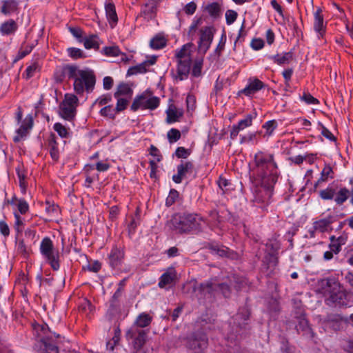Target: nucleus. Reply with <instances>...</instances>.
Returning <instances> with one entry per match:
<instances>
[{
	"label": "nucleus",
	"instance_id": "nucleus-30",
	"mask_svg": "<svg viewBox=\"0 0 353 353\" xmlns=\"http://www.w3.org/2000/svg\"><path fill=\"white\" fill-rule=\"evenodd\" d=\"M83 46L86 49H96L99 48V37L96 34H91L88 37L83 39Z\"/></svg>",
	"mask_w": 353,
	"mask_h": 353
},
{
	"label": "nucleus",
	"instance_id": "nucleus-14",
	"mask_svg": "<svg viewBox=\"0 0 353 353\" xmlns=\"http://www.w3.org/2000/svg\"><path fill=\"white\" fill-rule=\"evenodd\" d=\"M194 176V165L190 160H180L178 163V183Z\"/></svg>",
	"mask_w": 353,
	"mask_h": 353
},
{
	"label": "nucleus",
	"instance_id": "nucleus-36",
	"mask_svg": "<svg viewBox=\"0 0 353 353\" xmlns=\"http://www.w3.org/2000/svg\"><path fill=\"white\" fill-rule=\"evenodd\" d=\"M205 10L211 17L214 18L219 17L221 13L220 5L216 2L208 5Z\"/></svg>",
	"mask_w": 353,
	"mask_h": 353
},
{
	"label": "nucleus",
	"instance_id": "nucleus-5",
	"mask_svg": "<svg viewBox=\"0 0 353 353\" xmlns=\"http://www.w3.org/2000/svg\"><path fill=\"white\" fill-rule=\"evenodd\" d=\"M159 97L154 96L151 92L146 91L134 98L131 105V110L132 111H137L139 109L153 110L159 107Z\"/></svg>",
	"mask_w": 353,
	"mask_h": 353
},
{
	"label": "nucleus",
	"instance_id": "nucleus-44",
	"mask_svg": "<svg viewBox=\"0 0 353 353\" xmlns=\"http://www.w3.org/2000/svg\"><path fill=\"white\" fill-rule=\"evenodd\" d=\"M336 194L335 190L331 188H327L319 192V196L323 200H332Z\"/></svg>",
	"mask_w": 353,
	"mask_h": 353
},
{
	"label": "nucleus",
	"instance_id": "nucleus-43",
	"mask_svg": "<svg viewBox=\"0 0 353 353\" xmlns=\"http://www.w3.org/2000/svg\"><path fill=\"white\" fill-rule=\"evenodd\" d=\"M46 212L48 215L50 217L55 216L59 213V207L58 205L51 203L49 201L46 202Z\"/></svg>",
	"mask_w": 353,
	"mask_h": 353
},
{
	"label": "nucleus",
	"instance_id": "nucleus-25",
	"mask_svg": "<svg viewBox=\"0 0 353 353\" xmlns=\"http://www.w3.org/2000/svg\"><path fill=\"white\" fill-rule=\"evenodd\" d=\"M17 28V23L13 19H9L1 25L0 32L2 35H10L14 34Z\"/></svg>",
	"mask_w": 353,
	"mask_h": 353
},
{
	"label": "nucleus",
	"instance_id": "nucleus-56",
	"mask_svg": "<svg viewBox=\"0 0 353 353\" xmlns=\"http://www.w3.org/2000/svg\"><path fill=\"white\" fill-rule=\"evenodd\" d=\"M121 338L117 336H113L111 340L108 341L106 343V348L109 351H113L114 347L119 343Z\"/></svg>",
	"mask_w": 353,
	"mask_h": 353
},
{
	"label": "nucleus",
	"instance_id": "nucleus-3",
	"mask_svg": "<svg viewBox=\"0 0 353 353\" xmlns=\"http://www.w3.org/2000/svg\"><path fill=\"white\" fill-rule=\"evenodd\" d=\"M33 333L37 340L42 344L43 349L46 353H58V347L52 334L48 330L46 324H32Z\"/></svg>",
	"mask_w": 353,
	"mask_h": 353
},
{
	"label": "nucleus",
	"instance_id": "nucleus-15",
	"mask_svg": "<svg viewBox=\"0 0 353 353\" xmlns=\"http://www.w3.org/2000/svg\"><path fill=\"white\" fill-rule=\"evenodd\" d=\"M261 187L254 192L253 201L256 203L268 204L272 198L274 185H265L261 183Z\"/></svg>",
	"mask_w": 353,
	"mask_h": 353
},
{
	"label": "nucleus",
	"instance_id": "nucleus-21",
	"mask_svg": "<svg viewBox=\"0 0 353 353\" xmlns=\"http://www.w3.org/2000/svg\"><path fill=\"white\" fill-rule=\"evenodd\" d=\"M253 117L252 114H248L245 119L239 121L237 125H234L230 132V138L234 139L238 136L239 132L252 123Z\"/></svg>",
	"mask_w": 353,
	"mask_h": 353
},
{
	"label": "nucleus",
	"instance_id": "nucleus-22",
	"mask_svg": "<svg viewBox=\"0 0 353 353\" xmlns=\"http://www.w3.org/2000/svg\"><path fill=\"white\" fill-rule=\"evenodd\" d=\"M314 29L318 33V37L321 38L325 33V25L321 10L318 9L314 13Z\"/></svg>",
	"mask_w": 353,
	"mask_h": 353
},
{
	"label": "nucleus",
	"instance_id": "nucleus-42",
	"mask_svg": "<svg viewBox=\"0 0 353 353\" xmlns=\"http://www.w3.org/2000/svg\"><path fill=\"white\" fill-rule=\"evenodd\" d=\"M17 176L19 182V187L21 188V191L22 194H26V188H27V183L26 181V175L25 174L20 170L19 168L17 169Z\"/></svg>",
	"mask_w": 353,
	"mask_h": 353
},
{
	"label": "nucleus",
	"instance_id": "nucleus-1",
	"mask_svg": "<svg viewBox=\"0 0 353 353\" xmlns=\"http://www.w3.org/2000/svg\"><path fill=\"white\" fill-rule=\"evenodd\" d=\"M252 170L256 179L265 185H274L280 175L273 154L259 151L254 155Z\"/></svg>",
	"mask_w": 353,
	"mask_h": 353
},
{
	"label": "nucleus",
	"instance_id": "nucleus-4",
	"mask_svg": "<svg viewBox=\"0 0 353 353\" xmlns=\"http://www.w3.org/2000/svg\"><path fill=\"white\" fill-rule=\"evenodd\" d=\"M193 46L192 43H188L178 52V78L181 80L186 78L190 73L192 63L190 54Z\"/></svg>",
	"mask_w": 353,
	"mask_h": 353
},
{
	"label": "nucleus",
	"instance_id": "nucleus-38",
	"mask_svg": "<svg viewBox=\"0 0 353 353\" xmlns=\"http://www.w3.org/2000/svg\"><path fill=\"white\" fill-rule=\"evenodd\" d=\"M166 123H172L176 121V108L174 105L169 106L166 110Z\"/></svg>",
	"mask_w": 353,
	"mask_h": 353
},
{
	"label": "nucleus",
	"instance_id": "nucleus-2",
	"mask_svg": "<svg viewBox=\"0 0 353 353\" xmlns=\"http://www.w3.org/2000/svg\"><path fill=\"white\" fill-rule=\"evenodd\" d=\"M66 69L68 77L74 79L73 86L77 94H82L84 92L90 93L93 91L96 77L92 70H81L76 65H68Z\"/></svg>",
	"mask_w": 353,
	"mask_h": 353
},
{
	"label": "nucleus",
	"instance_id": "nucleus-51",
	"mask_svg": "<svg viewBox=\"0 0 353 353\" xmlns=\"http://www.w3.org/2000/svg\"><path fill=\"white\" fill-rule=\"evenodd\" d=\"M112 101V97L110 94H103L99 97L98 99L95 100L92 105H95L98 104L99 105H104L108 104L109 102Z\"/></svg>",
	"mask_w": 353,
	"mask_h": 353
},
{
	"label": "nucleus",
	"instance_id": "nucleus-46",
	"mask_svg": "<svg viewBox=\"0 0 353 353\" xmlns=\"http://www.w3.org/2000/svg\"><path fill=\"white\" fill-rule=\"evenodd\" d=\"M100 114L103 117L114 119L117 112L111 105H106L100 110Z\"/></svg>",
	"mask_w": 353,
	"mask_h": 353
},
{
	"label": "nucleus",
	"instance_id": "nucleus-17",
	"mask_svg": "<svg viewBox=\"0 0 353 353\" xmlns=\"http://www.w3.org/2000/svg\"><path fill=\"white\" fill-rule=\"evenodd\" d=\"M33 126V119L31 114L26 117L19 129L17 130V135L14 137L13 141L16 143L19 142L23 138L26 137L28 131Z\"/></svg>",
	"mask_w": 353,
	"mask_h": 353
},
{
	"label": "nucleus",
	"instance_id": "nucleus-29",
	"mask_svg": "<svg viewBox=\"0 0 353 353\" xmlns=\"http://www.w3.org/2000/svg\"><path fill=\"white\" fill-rule=\"evenodd\" d=\"M292 58L293 53L292 52H284L283 54H277L270 57V59L278 65L289 63Z\"/></svg>",
	"mask_w": 353,
	"mask_h": 353
},
{
	"label": "nucleus",
	"instance_id": "nucleus-8",
	"mask_svg": "<svg viewBox=\"0 0 353 353\" xmlns=\"http://www.w3.org/2000/svg\"><path fill=\"white\" fill-rule=\"evenodd\" d=\"M323 283L325 293L329 296L326 301L341 303L344 293L341 290L340 283L334 278H327Z\"/></svg>",
	"mask_w": 353,
	"mask_h": 353
},
{
	"label": "nucleus",
	"instance_id": "nucleus-45",
	"mask_svg": "<svg viewBox=\"0 0 353 353\" xmlns=\"http://www.w3.org/2000/svg\"><path fill=\"white\" fill-rule=\"evenodd\" d=\"M15 222H14V229L17 232V238L19 237V234H21L23 229V221L21 217L17 214L14 213Z\"/></svg>",
	"mask_w": 353,
	"mask_h": 353
},
{
	"label": "nucleus",
	"instance_id": "nucleus-31",
	"mask_svg": "<svg viewBox=\"0 0 353 353\" xmlns=\"http://www.w3.org/2000/svg\"><path fill=\"white\" fill-rule=\"evenodd\" d=\"M132 94V90L128 83H121L118 85L117 91L114 94L115 98L120 96H130Z\"/></svg>",
	"mask_w": 353,
	"mask_h": 353
},
{
	"label": "nucleus",
	"instance_id": "nucleus-34",
	"mask_svg": "<svg viewBox=\"0 0 353 353\" xmlns=\"http://www.w3.org/2000/svg\"><path fill=\"white\" fill-rule=\"evenodd\" d=\"M335 194L336 197L334 199V201L337 205H341L348 199L350 196V191L346 188H342Z\"/></svg>",
	"mask_w": 353,
	"mask_h": 353
},
{
	"label": "nucleus",
	"instance_id": "nucleus-55",
	"mask_svg": "<svg viewBox=\"0 0 353 353\" xmlns=\"http://www.w3.org/2000/svg\"><path fill=\"white\" fill-rule=\"evenodd\" d=\"M236 18H237V12H236L232 10H228L226 11L225 19H226V23L228 25L233 23L235 21V20L236 19Z\"/></svg>",
	"mask_w": 353,
	"mask_h": 353
},
{
	"label": "nucleus",
	"instance_id": "nucleus-39",
	"mask_svg": "<svg viewBox=\"0 0 353 353\" xmlns=\"http://www.w3.org/2000/svg\"><path fill=\"white\" fill-rule=\"evenodd\" d=\"M147 65H148V62H143L141 64L132 67L128 69L127 74L130 76V75L137 74L138 73H144L147 71V69H146Z\"/></svg>",
	"mask_w": 353,
	"mask_h": 353
},
{
	"label": "nucleus",
	"instance_id": "nucleus-52",
	"mask_svg": "<svg viewBox=\"0 0 353 353\" xmlns=\"http://www.w3.org/2000/svg\"><path fill=\"white\" fill-rule=\"evenodd\" d=\"M301 100L304 101L307 104H318L319 101L317 99L314 98L308 92H304L303 96L300 97Z\"/></svg>",
	"mask_w": 353,
	"mask_h": 353
},
{
	"label": "nucleus",
	"instance_id": "nucleus-61",
	"mask_svg": "<svg viewBox=\"0 0 353 353\" xmlns=\"http://www.w3.org/2000/svg\"><path fill=\"white\" fill-rule=\"evenodd\" d=\"M321 128V134L325 137L326 139L330 140V141H336L335 137L333 135V134L324 125H323L321 123H319Z\"/></svg>",
	"mask_w": 353,
	"mask_h": 353
},
{
	"label": "nucleus",
	"instance_id": "nucleus-37",
	"mask_svg": "<svg viewBox=\"0 0 353 353\" xmlns=\"http://www.w3.org/2000/svg\"><path fill=\"white\" fill-rule=\"evenodd\" d=\"M150 46L155 50L161 49L165 46V39L163 37L156 36L151 39Z\"/></svg>",
	"mask_w": 353,
	"mask_h": 353
},
{
	"label": "nucleus",
	"instance_id": "nucleus-58",
	"mask_svg": "<svg viewBox=\"0 0 353 353\" xmlns=\"http://www.w3.org/2000/svg\"><path fill=\"white\" fill-rule=\"evenodd\" d=\"M186 105L188 112L193 110L195 107L196 99L194 95L188 94L186 97Z\"/></svg>",
	"mask_w": 353,
	"mask_h": 353
},
{
	"label": "nucleus",
	"instance_id": "nucleus-7",
	"mask_svg": "<svg viewBox=\"0 0 353 353\" xmlns=\"http://www.w3.org/2000/svg\"><path fill=\"white\" fill-rule=\"evenodd\" d=\"M40 252L54 270H59V252L54 249L53 243L49 237H45L42 239L40 245Z\"/></svg>",
	"mask_w": 353,
	"mask_h": 353
},
{
	"label": "nucleus",
	"instance_id": "nucleus-62",
	"mask_svg": "<svg viewBox=\"0 0 353 353\" xmlns=\"http://www.w3.org/2000/svg\"><path fill=\"white\" fill-rule=\"evenodd\" d=\"M70 33L77 39H79V42L83 41V31L81 28H69Z\"/></svg>",
	"mask_w": 353,
	"mask_h": 353
},
{
	"label": "nucleus",
	"instance_id": "nucleus-26",
	"mask_svg": "<svg viewBox=\"0 0 353 353\" xmlns=\"http://www.w3.org/2000/svg\"><path fill=\"white\" fill-rule=\"evenodd\" d=\"M18 10V2L16 0H6L2 2L1 12L9 15Z\"/></svg>",
	"mask_w": 353,
	"mask_h": 353
},
{
	"label": "nucleus",
	"instance_id": "nucleus-20",
	"mask_svg": "<svg viewBox=\"0 0 353 353\" xmlns=\"http://www.w3.org/2000/svg\"><path fill=\"white\" fill-rule=\"evenodd\" d=\"M264 87L265 84L259 79L256 78L253 79H250L248 84L244 89L241 90V93L245 94V96L251 97Z\"/></svg>",
	"mask_w": 353,
	"mask_h": 353
},
{
	"label": "nucleus",
	"instance_id": "nucleus-9",
	"mask_svg": "<svg viewBox=\"0 0 353 353\" xmlns=\"http://www.w3.org/2000/svg\"><path fill=\"white\" fill-rule=\"evenodd\" d=\"M79 99L73 94H66L64 100L59 106V115L64 119L70 121L76 113Z\"/></svg>",
	"mask_w": 353,
	"mask_h": 353
},
{
	"label": "nucleus",
	"instance_id": "nucleus-59",
	"mask_svg": "<svg viewBox=\"0 0 353 353\" xmlns=\"http://www.w3.org/2000/svg\"><path fill=\"white\" fill-rule=\"evenodd\" d=\"M176 199V191L174 189H172L170 191V194L166 199L165 204L167 206H171L175 203Z\"/></svg>",
	"mask_w": 353,
	"mask_h": 353
},
{
	"label": "nucleus",
	"instance_id": "nucleus-35",
	"mask_svg": "<svg viewBox=\"0 0 353 353\" xmlns=\"http://www.w3.org/2000/svg\"><path fill=\"white\" fill-rule=\"evenodd\" d=\"M125 284V279L121 280L119 282V283L118 285V288L116 290V292H114V294H113L111 302H112V304L113 306H115L117 305V303L119 302L120 299L121 298L123 290H124Z\"/></svg>",
	"mask_w": 353,
	"mask_h": 353
},
{
	"label": "nucleus",
	"instance_id": "nucleus-27",
	"mask_svg": "<svg viewBox=\"0 0 353 353\" xmlns=\"http://www.w3.org/2000/svg\"><path fill=\"white\" fill-rule=\"evenodd\" d=\"M188 141L189 145L187 148L178 146V159H181V160H188V157L192 154L194 148V141L192 139H188Z\"/></svg>",
	"mask_w": 353,
	"mask_h": 353
},
{
	"label": "nucleus",
	"instance_id": "nucleus-57",
	"mask_svg": "<svg viewBox=\"0 0 353 353\" xmlns=\"http://www.w3.org/2000/svg\"><path fill=\"white\" fill-rule=\"evenodd\" d=\"M234 280L235 282L234 288L236 289V290H241V289L245 288L248 285L247 281L243 278H236V276H234Z\"/></svg>",
	"mask_w": 353,
	"mask_h": 353
},
{
	"label": "nucleus",
	"instance_id": "nucleus-60",
	"mask_svg": "<svg viewBox=\"0 0 353 353\" xmlns=\"http://www.w3.org/2000/svg\"><path fill=\"white\" fill-rule=\"evenodd\" d=\"M117 106L115 108V110L117 112H121L123 110H125L128 105V101L123 98H117Z\"/></svg>",
	"mask_w": 353,
	"mask_h": 353
},
{
	"label": "nucleus",
	"instance_id": "nucleus-49",
	"mask_svg": "<svg viewBox=\"0 0 353 353\" xmlns=\"http://www.w3.org/2000/svg\"><path fill=\"white\" fill-rule=\"evenodd\" d=\"M40 66L37 62H34L29 65L26 70V79H29L34 75L39 70Z\"/></svg>",
	"mask_w": 353,
	"mask_h": 353
},
{
	"label": "nucleus",
	"instance_id": "nucleus-63",
	"mask_svg": "<svg viewBox=\"0 0 353 353\" xmlns=\"http://www.w3.org/2000/svg\"><path fill=\"white\" fill-rule=\"evenodd\" d=\"M114 81L111 77H105L103 79V86L105 90H110L113 86Z\"/></svg>",
	"mask_w": 353,
	"mask_h": 353
},
{
	"label": "nucleus",
	"instance_id": "nucleus-50",
	"mask_svg": "<svg viewBox=\"0 0 353 353\" xmlns=\"http://www.w3.org/2000/svg\"><path fill=\"white\" fill-rule=\"evenodd\" d=\"M54 130L59 134L62 138H66L68 136V129L60 123H56L54 125Z\"/></svg>",
	"mask_w": 353,
	"mask_h": 353
},
{
	"label": "nucleus",
	"instance_id": "nucleus-28",
	"mask_svg": "<svg viewBox=\"0 0 353 353\" xmlns=\"http://www.w3.org/2000/svg\"><path fill=\"white\" fill-rule=\"evenodd\" d=\"M48 147L51 158L54 161H57L59 159V150L54 135H52L50 137Z\"/></svg>",
	"mask_w": 353,
	"mask_h": 353
},
{
	"label": "nucleus",
	"instance_id": "nucleus-11",
	"mask_svg": "<svg viewBox=\"0 0 353 353\" xmlns=\"http://www.w3.org/2000/svg\"><path fill=\"white\" fill-rule=\"evenodd\" d=\"M208 341L206 335L203 333H198L192 336L188 339L187 346L194 353H203L207 348Z\"/></svg>",
	"mask_w": 353,
	"mask_h": 353
},
{
	"label": "nucleus",
	"instance_id": "nucleus-10",
	"mask_svg": "<svg viewBox=\"0 0 353 353\" xmlns=\"http://www.w3.org/2000/svg\"><path fill=\"white\" fill-rule=\"evenodd\" d=\"M147 334L145 330L137 327H131L125 334L128 341L132 340L134 349L138 352L146 341Z\"/></svg>",
	"mask_w": 353,
	"mask_h": 353
},
{
	"label": "nucleus",
	"instance_id": "nucleus-41",
	"mask_svg": "<svg viewBox=\"0 0 353 353\" xmlns=\"http://www.w3.org/2000/svg\"><path fill=\"white\" fill-rule=\"evenodd\" d=\"M265 247L267 250L270 252L271 255H275L277 251L280 248V243L276 240H269L266 244Z\"/></svg>",
	"mask_w": 353,
	"mask_h": 353
},
{
	"label": "nucleus",
	"instance_id": "nucleus-12",
	"mask_svg": "<svg viewBox=\"0 0 353 353\" xmlns=\"http://www.w3.org/2000/svg\"><path fill=\"white\" fill-rule=\"evenodd\" d=\"M214 30L212 27L205 26L200 30L199 50L203 54L209 50L213 41Z\"/></svg>",
	"mask_w": 353,
	"mask_h": 353
},
{
	"label": "nucleus",
	"instance_id": "nucleus-64",
	"mask_svg": "<svg viewBox=\"0 0 353 353\" xmlns=\"http://www.w3.org/2000/svg\"><path fill=\"white\" fill-rule=\"evenodd\" d=\"M212 252L221 256H225L227 255L228 249L224 247L212 246Z\"/></svg>",
	"mask_w": 353,
	"mask_h": 353
},
{
	"label": "nucleus",
	"instance_id": "nucleus-19",
	"mask_svg": "<svg viewBox=\"0 0 353 353\" xmlns=\"http://www.w3.org/2000/svg\"><path fill=\"white\" fill-rule=\"evenodd\" d=\"M336 221V217L329 215L326 218L316 221L313 223V228L315 231L323 233L332 230L331 224Z\"/></svg>",
	"mask_w": 353,
	"mask_h": 353
},
{
	"label": "nucleus",
	"instance_id": "nucleus-47",
	"mask_svg": "<svg viewBox=\"0 0 353 353\" xmlns=\"http://www.w3.org/2000/svg\"><path fill=\"white\" fill-rule=\"evenodd\" d=\"M203 66V59L196 60L192 69V75L194 77H199L201 75Z\"/></svg>",
	"mask_w": 353,
	"mask_h": 353
},
{
	"label": "nucleus",
	"instance_id": "nucleus-33",
	"mask_svg": "<svg viewBox=\"0 0 353 353\" xmlns=\"http://www.w3.org/2000/svg\"><path fill=\"white\" fill-rule=\"evenodd\" d=\"M152 321V316L145 312L141 313L136 320V325L133 327H137L140 329L149 325Z\"/></svg>",
	"mask_w": 353,
	"mask_h": 353
},
{
	"label": "nucleus",
	"instance_id": "nucleus-18",
	"mask_svg": "<svg viewBox=\"0 0 353 353\" xmlns=\"http://www.w3.org/2000/svg\"><path fill=\"white\" fill-rule=\"evenodd\" d=\"M157 8V2L154 0H148L142 7L140 16L149 21L154 18Z\"/></svg>",
	"mask_w": 353,
	"mask_h": 353
},
{
	"label": "nucleus",
	"instance_id": "nucleus-32",
	"mask_svg": "<svg viewBox=\"0 0 353 353\" xmlns=\"http://www.w3.org/2000/svg\"><path fill=\"white\" fill-rule=\"evenodd\" d=\"M10 203L12 205H17L18 210L22 214H26L29 210L28 203L23 199H18L16 196H14Z\"/></svg>",
	"mask_w": 353,
	"mask_h": 353
},
{
	"label": "nucleus",
	"instance_id": "nucleus-13",
	"mask_svg": "<svg viewBox=\"0 0 353 353\" xmlns=\"http://www.w3.org/2000/svg\"><path fill=\"white\" fill-rule=\"evenodd\" d=\"M198 218L192 214L180 217L178 222V233H185L199 229Z\"/></svg>",
	"mask_w": 353,
	"mask_h": 353
},
{
	"label": "nucleus",
	"instance_id": "nucleus-23",
	"mask_svg": "<svg viewBox=\"0 0 353 353\" xmlns=\"http://www.w3.org/2000/svg\"><path fill=\"white\" fill-rule=\"evenodd\" d=\"M105 10L108 21L111 28H114L118 21V17L114 3L110 1L106 2L105 5Z\"/></svg>",
	"mask_w": 353,
	"mask_h": 353
},
{
	"label": "nucleus",
	"instance_id": "nucleus-16",
	"mask_svg": "<svg viewBox=\"0 0 353 353\" xmlns=\"http://www.w3.org/2000/svg\"><path fill=\"white\" fill-rule=\"evenodd\" d=\"M176 279V271L175 268L170 267L161 276L158 285L160 288L169 289L174 284Z\"/></svg>",
	"mask_w": 353,
	"mask_h": 353
},
{
	"label": "nucleus",
	"instance_id": "nucleus-40",
	"mask_svg": "<svg viewBox=\"0 0 353 353\" xmlns=\"http://www.w3.org/2000/svg\"><path fill=\"white\" fill-rule=\"evenodd\" d=\"M102 52L107 57H117L121 51L117 46H106L102 50Z\"/></svg>",
	"mask_w": 353,
	"mask_h": 353
},
{
	"label": "nucleus",
	"instance_id": "nucleus-6",
	"mask_svg": "<svg viewBox=\"0 0 353 353\" xmlns=\"http://www.w3.org/2000/svg\"><path fill=\"white\" fill-rule=\"evenodd\" d=\"M199 290L204 296H208L209 298L217 292H220L225 298L231 294L230 287L225 283H218L216 279H210L201 283Z\"/></svg>",
	"mask_w": 353,
	"mask_h": 353
},
{
	"label": "nucleus",
	"instance_id": "nucleus-24",
	"mask_svg": "<svg viewBox=\"0 0 353 353\" xmlns=\"http://www.w3.org/2000/svg\"><path fill=\"white\" fill-rule=\"evenodd\" d=\"M124 257V252L121 249L114 248L109 254L110 263L112 267L118 266Z\"/></svg>",
	"mask_w": 353,
	"mask_h": 353
},
{
	"label": "nucleus",
	"instance_id": "nucleus-53",
	"mask_svg": "<svg viewBox=\"0 0 353 353\" xmlns=\"http://www.w3.org/2000/svg\"><path fill=\"white\" fill-rule=\"evenodd\" d=\"M276 127L277 123L275 120L268 121L263 125V128L266 130V133L268 135H271Z\"/></svg>",
	"mask_w": 353,
	"mask_h": 353
},
{
	"label": "nucleus",
	"instance_id": "nucleus-54",
	"mask_svg": "<svg viewBox=\"0 0 353 353\" xmlns=\"http://www.w3.org/2000/svg\"><path fill=\"white\" fill-rule=\"evenodd\" d=\"M68 52L69 55L74 59L84 57L83 51L79 48H69Z\"/></svg>",
	"mask_w": 353,
	"mask_h": 353
},
{
	"label": "nucleus",
	"instance_id": "nucleus-48",
	"mask_svg": "<svg viewBox=\"0 0 353 353\" xmlns=\"http://www.w3.org/2000/svg\"><path fill=\"white\" fill-rule=\"evenodd\" d=\"M226 39H227L226 35L223 32L220 38L218 45L214 50V53L216 54V55H217L218 57H219L221 56L222 51L225 48Z\"/></svg>",
	"mask_w": 353,
	"mask_h": 353
}]
</instances>
